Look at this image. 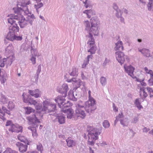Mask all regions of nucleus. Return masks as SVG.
Instances as JSON below:
<instances>
[{
    "instance_id": "nucleus-1",
    "label": "nucleus",
    "mask_w": 153,
    "mask_h": 153,
    "mask_svg": "<svg viewBox=\"0 0 153 153\" xmlns=\"http://www.w3.org/2000/svg\"><path fill=\"white\" fill-rule=\"evenodd\" d=\"M83 25L85 27V30L89 33L88 36V41L90 48L88 51L91 54H94L96 50V47L94 45V39L93 37L94 36H98L100 30V20L98 17L94 16L92 17L90 21L85 20L83 22Z\"/></svg>"
},
{
    "instance_id": "nucleus-2",
    "label": "nucleus",
    "mask_w": 153,
    "mask_h": 153,
    "mask_svg": "<svg viewBox=\"0 0 153 153\" xmlns=\"http://www.w3.org/2000/svg\"><path fill=\"white\" fill-rule=\"evenodd\" d=\"M24 102L26 103H28L31 105H34L37 110L42 109V111H45V113L54 112L56 109V105L54 104L50 103L47 100H45L43 102V107L38 104L37 102L33 100L29 95L24 93L22 95Z\"/></svg>"
},
{
    "instance_id": "nucleus-3",
    "label": "nucleus",
    "mask_w": 153,
    "mask_h": 153,
    "mask_svg": "<svg viewBox=\"0 0 153 153\" xmlns=\"http://www.w3.org/2000/svg\"><path fill=\"white\" fill-rule=\"evenodd\" d=\"M88 144L93 146L94 143L96 140L98 138V135L101 133V129L92 126L88 128Z\"/></svg>"
},
{
    "instance_id": "nucleus-4",
    "label": "nucleus",
    "mask_w": 153,
    "mask_h": 153,
    "mask_svg": "<svg viewBox=\"0 0 153 153\" xmlns=\"http://www.w3.org/2000/svg\"><path fill=\"white\" fill-rule=\"evenodd\" d=\"M66 96L59 95L55 99V101L58 103L59 107L62 109L64 108L68 107L70 106L71 104L69 101H66L65 98Z\"/></svg>"
},
{
    "instance_id": "nucleus-5",
    "label": "nucleus",
    "mask_w": 153,
    "mask_h": 153,
    "mask_svg": "<svg viewBox=\"0 0 153 153\" xmlns=\"http://www.w3.org/2000/svg\"><path fill=\"white\" fill-rule=\"evenodd\" d=\"M13 15L10 16V18L7 19L8 22L11 24L9 27V30L14 33L19 32V28L17 24V21L13 18Z\"/></svg>"
},
{
    "instance_id": "nucleus-6",
    "label": "nucleus",
    "mask_w": 153,
    "mask_h": 153,
    "mask_svg": "<svg viewBox=\"0 0 153 153\" xmlns=\"http://www.w3.org/2000/svg\"><path fill=\"white\" fill-rule=\"evenodd\" d=\"M84 104L81 101H79L76 105V115L77 117H80L82 118H84L86 116L84 111L85 108L84 107Z\"/></svg>"
},
{
    "instance_id": "nucleus-7",
    "label": "nucleus",
    "mask_w": 153,
    "mask_h": 153,
    "mask_svg": "<svg viewBox=\"0 0 153 153\" xmlns=\"http://www.w3.org/2000/svg\"><path fill=\"white\" fill-rule=\"evenodd\" d=\"M13 18L17 21L21 28H24L27 25V20L22 15L18 14L13 15Z\"/></svg>"
},
{
    "instance_id": "nucleus-8",
    "label": "nucleus",
    "mask_w": 153,
    "mask_h": 153,
    "mask_svg": "<svg viewBox=\"0 0 153 153\" xmlns=\"http://www.w3.org/2000/svg\"><path fill=\"white\" fill-rule=\"evenodd\" d=\"M91 91L89 90L88 92V100L85 103V110L88 113H89L90 111H91L92 106H94L95 104V100L91 96Z\"/></svg>"
},
{
    "instance_id": "nucleus-9",
    "label": "nucleus",
    "mask_w": 153,
    "mask_h": 153,
    "mask_svg": "<svg viewBox=\"0 0 153 153\" xmlns=\"http://www.w3.org/2000/svg\"><path fill=\"white\" fill-rule=\"evenodd\" d=\"M115 54L117 60L121 65L124 63L126 60L127 62L129 61L128 57L125 55L123 52L120 51H118L116 52Z\"/></svg>"
},
{
    "instance_id": "nucleus-10",
    "label": "nucleus",
    "mask_w": 153,
    "mask_h": 153,
    "mask_svg": "<svg viewBox=\"0 0 153 153\" xmlns=\"http://www.w3.org/2000/svg\"><path fill=\"white\" fill-rule=\"evenodd\" d=\"M6 38L11 41H21L23 39L22 35H16L15 33L9 31L7 35Z\"/></svg>"
},
{
    "instance_id": "nucleus-11",
    "label": "nucleus",
    "mask_w": 153,
    "mask_h": 153,
    "mask_svg": "<svg viewBox=\"0 0 153 153\" xmlns=\"http://www.w3.org/2000/svg\"><path fill=\"white\" fill-rule=\"evenodd\" d=\"M37 115L33 114L27 117L26 119L28 121V123L33 126L34 127H37L36 124L39 123V121L37 119Z\"/></svg>"
},
{
    "instance_id": "nucleus-12",
    "label": "nucleus",
    "mask_w": 153,
    "mask_h": 153,
    "mask_svg": "<svg viewBox=\"0 0 153 153\" xmlns=\"http://www.w3.org/2000/svg\"><path fill=\"white\" fill-rule=\"evenodd\" d=\"M146 85V84L143 82V80H142L140 84L138 85V89L140 90V96L142 98H145L148 96L146 92V88L143 87V86H145Z\"/></svg>"
},
{
    "instance_id": "nucleus-13",
    "label": "nucleus",
    "mask_w": 153,
    "mask_h": 153,
    "mask_svg": "<svg viewBox=\"0 0 153 153\" xmlns=\"http://www.w3.org/2000/svg\"><path fill=\"white\" fill-rule=\"evenodd\" d=\"M14 57L13 56H10L7 57L6 58H3L2 60L3 63H1L0 65L1 67H3L4 66L5 64L7 65H10L13 61L14 60Z\"/></svg>"
},
{
    "instance_id": "nucleus-14",
    "label": "nucleus",
    "mask_w": 153,
    "mask_h": 153,
    "mask_svg": "<svg viewBox=\"0 0 153 153\" xmlns=\"http://www.w3.org/2000/svg\"><path fill=\"white\" fill-rule=\"evenodd\" d=\"M25 3V6H21L20 7H19V4L18 5V9L17 10L15 11V13H18L20 11L22 10L24 11L25 13L27 15L30 13L29 10L28 9L27 7L26 6L27 5H29L30 4V0H28L27 2Z\"/></svg>"
},
{
    "instance_id": "nucleus-15",
    "label": "nucleus",
    "mask_w": 153,
    "mask_h": 153,
    "mask_svg": "<svg viewBox=\"0 0 153 153\" xmlns=\"http://www.w3.org/2000/svg\"><path fill=\"white\" fill-rule=\"evenodd\" d=\"M124 68L125 71L130 76L132 77L134 76L133 73L135 68L131 65H127L126 64L124 65Z\"/></svg>"
},
{
    "instance_id": "nucleus-16",
    "label": "nucleus",
    "mask_w": 153,
    "mask_h": 153,
    "mask_svg": "<svg viewBox=\"0 0 153 153\" xmlns=\"http://www.w3.org/2000/svg\"><path fill=\"white\" fill-rule=\"evenodd\" d=\"M9 131L12 132L19 133L22 131V128L17 124L12 125L11 128L9 129Z\"/></svg>"
},
{
    "instance_id": "nucleus-17",
    "label": "nucleus",
    "mask_w": 153,
    "mask_h": 153,
    "mask_svg": "<svg viewBox=\"0 0 153 153\" xmlns=\"http://www.w3.org/2000/svg\"><path fill=\"white\" fill-rule=\"evenodd\" d=\"M58 91L64 95V96H66L67 92L68 90V87L67 84L65 83L62 85L61 88L57 89Z\"/></svg>"
},
{
    "instance_id": "nucleus-18",
    "label": "nucleus",
    "mask_w": 153,
    "mask_h": 153,
    "mask_svg": "<svg viewBox=\"0 0 153 153\" xmlns=\"http://www.w3.org/2000/svg\"><path fill=\"white\" fill-rule=\"evenodd\" d=\"M28 93L32 96L36 98L40 97L41 96V92L38 89L33 90H28Z\"/></svg>"
},
{
    "instance_id": "nucleus-19",
    "label": "nucleus",
    "mask_w": 153,
    "mask_h": 153,
    "mask_svg": "<svg viewBox=\"0 0 153 153\" xmlns=\"http://www.w3.org/2000/svg\"><path fill=\"white\" fill-rule=\"evenodd\" d=\"M7 79V76L6 72L3 70L0 69V81L2 84H4Z\"/></svg>"
},
{
    "instance_id": "nucleus-20",
    "label": "nucleus",
    "mask_w": 153,
    "mask_h": 153,
    "mask_svg": "<svg viewBox=\"0 0 153 153\" xmlns=\"http://www.w3.org/2000/svg\"><path fill=\"white\" fill-rule=\"evenodd\" d=\"M16 145L18 147L19 150L21 152L23 153L26 152L27 149V146L26 145H24L20 142H17Z\"/></svg>"
},
{
    "instance_id": "nucleus-21",
    "label": "nucleus",
    "mask_w": 153,
    "mask_h": 153,
    "mask_svg": "<svg viewBox=\"0 0 153 153\" xmlns=\"http://www.w3.org/2000/svg\"><path fill=\"white\" fill-rule=\"evenodd\" d=\"M64 108L61 109V111L63 112L66 113L67 117L69 119H71L73 116L74 111L71 108H67L65 109Z\"/></svg>"
},
{
    "instance_id": "nucleus-22",
    "label": "nucleus",
    "mask_w": 153,
    "mask_h": 153,
    "mask_svg": "<svg viewBox=\"0 0 153 153\" xmlns=\"http://www.w3.org/2000/svg\"><path fill=\"white\" fill-rule=\"evenodd\" d=\"M114 50L117 51H123L124 50L123 46V43L121 41H118L115 43V47Z\"/></svg>"
},
{
    "instance_id": "nucleus-23",
    "label": "nucleus",
    "mask_w": 153,
    "mask_h": 153,
    "mask_svg": "<svg viewBox=\"0 0 153 153\" xmlns=\"http://www.w3.org/2000/svg\"><path fill=\"white\" fill-rule=\"evenodd\" d=\"M13 48L12 44H10L5 49V53L6 55H8L10 53H12Z\"/></svg>"
},
{
    "instance_id": "nucleus-24",
    "label": "nucleus",
    "mask_w": 153,
    "mask_h": 153,
    "mask_svg": "<svg viewBox=\"0 0 153 153\" xmlns=\"http://www.w3.org/2000/svg\"><path fill=\"white\" fill-rule=\"evenodd\" d=\"M139 51L141 52L146 57H149L150 56V51L148 49L146 48H143L142 49L139 48Z\"/></svg>"
},
{
    "instance_id": "nucleus-25",
    "label": "nucleus",
    "mask_w": 153,
    "mask_h": 153,
    "mask_svg": "<svg viewBox=\"0 0 153 153\" xmlns=\"http://www.w3.org/2000/svg\"><path fill=\"white\" fill-rule=\"evenodd\" d=\"M65 116L62 115H57L56 117V120L60 124H62L65 123Z\"/></svg>"
},
{
    "instance_id": "nucleus-26",
    "label": "nucleus",
    "mask_w": 153,
    "mask_h": 153,
    "mask_svg": "<svg viewBox=\"0 0 153 153\" xmlns=\"http://www.w3.org/2000/svg\"><path fill=\"white\" fill-rule=\"evenodd\" d=\"M66 141L67 143V146L69 147H72L73 146H74L75 145L76 143L74 141L71 140V137H68L66 139Z\"/></svg>"
},
{
    "instance_id": "nucleus-27",
    "label": "nucleus",
    "mask_w": 153,
    "mask_h": 153,
    "mask_svg": "<svg viewBox=\"0 0 153 153\" xmlns=\"http://www.w3.org/2000/svg\"><path fill=\"white\" fill-rule=\"evenodd\" d=\"M18 139L21 142H22L27 145L29 144V142L26 137L22 135L19 134L17 137Z\"/></svg>"
},
{
    "instance_id": "nucleus-28",
    "label": "nucleus",
    "mask_w": 153,
    "mask_h": 153,
    "mask_svg": "<svg viewBox=\"0 0 153 153\" xmlns=\"http://www.w3.org/2000/svg\"><path fill=\"white\" fill-rule=\"evenodd\" d=\"M69 73L71 76H76L78 74L77 69L75 67L73 68L71 70L69 71Z\"/></svg>"
},
{
    "instance_id": "nucleus-29",
    "label": "nucleus",
    "mask_w": 153,
    "mask_h": 153,
    "mask_svg": "<svg viewBox=\"0 0 153 153\" xmlns=\"http://www.w3.org/2000/svg\"><path fill=\"white\" fill-rule=\"evenodd\" d=\"M68 96L70 100L74 101H76L77 100V97L75 96L74 92L72 91H70L68 92Z\"/></svg>"
},
{
    "instance_id": "nucleus-30",
    "label": "nucleus",
    "mask_w": 153,
    "mask_h": 153,
    "mask_svg": "<svg viewBox=\"0 0 153 153\" xmlns=\"http://www.w3.org/2000/svg\"><path fill=\"white\" fill-rule=\"evenodd\" d=\"M41 70V66L40 65H38V69L36 71V74L34 76V78L35 79L36 81H37L38 80L39 74Z\"/></svg>"
},
{
    "instance_id": "nucleus-31",
    "label": "nucleus",
    "mask_w": 153,
    "mask_h": 153,
    "mask_svg": "<svg viewBox=\"0 0 153 153\" xmlns=\"http://www.w3.org/2000/svg\"><path fill=\"white\" fill-rule=\"evenodd\" d=\"M92 56L91 55H88L87 57V58L84 60L83 64L82 65V68H85L87 65H88L89 63V59H91Z\"/></svg>"
},
{
    "instance_id": "nucleus-32",
    "label": "nucleus",
    "mask_w": 153,
    "mask_h": 153,
    "mask_svg": "<svg viewBox=\"0 0 153 153\" xmlns=\"http://www.w3.org/2000/svg\"><path fill=\"white\" fill-rule=\"evenodd\" d=\"M8 100L4 95L1 94V97L0 98V102L2 104H5L7 103L8 101Z\"/></svg>"
},
{
    "instance_id": "nucleus-33",
    "label": "nucleus",
    "mask_w": 153,
    "mask_h": 153,
    "mask_svg": "<svg viewBox=\"0 0 153 153\" xmlns=\"http://www.w3.org/2000/svg\"><path fill=\"white\" fill-rule=\"evenodd\" d=\"M31 51L32 55H33V56H40L39 53H38L36 49H34L31 46Z\"/></svg>"
},
{
    "instance_id": "nucleus-34",
    "label": "nucleus",
    "mask_w": 153,
    "mask_h": 153,
    "mask_svg": "<svg viewBox=\"0 0 153 153\" xmlns=\"http://www.w3.org/2000/svg\"><path fill=\"white\" fill-rule=\"evenodd\" d=\"M120 124L123 126H127L128 124V119L125 118L123 119H120Z\"/></svg>"
},
{
    "instance_id": "nucleus-35",
    "label": "nucleus",
    "mask_w": 153,
    "mask_h": 153,
    "mask_svg": "<svg viewBox=\"0 0 153 153\" xmlns=\"http://www.w3.org/2000/svg\"><path fill=\"white\" fill-rule=\"evenodd\" d=\"M144 70L146 74L150 75L151 79L153 78V72L152 70H149L147 67H145L144 68Z\"/></svg>"
},
{
    "instance_id": "nucleus-36",
    "label": "nucleus",
    "mask_w": 153,
    "mask_h": 153,
    "mask_svg": "<svg viewBox=\"0 0 153 153\" xmlns=\"http://www.w3.org/2000/svg\"><path fill=\"white\" fill-rule=\"evenodd\" d=\"M43 4L42 3H37V4H35L34 5V8L36 9V11L38 13H39V9L43 7Z\"/></svg>"
},
{
    "instance_id": "nucleus-37",
    "label": "nucleus",
    "mask_w": 153,
    "mask_h": 153,
    "mask_svg": "<svg viewBox=\"0 0 153 153\" xmlns=\"http://www.w3.org/2000/svg\"><path fill=\"white\" fill-rule=\"evenodd\" d=\"M93 11L92 10H86L83 11V13L86 14L87 15V17L88 18H90L91 16V14L93 13Z\"/></svg>"
},
{
    "instance_id": "nucleus-38",
    "label": "nucleus",
    "mask_w": 153,
    "mask_h": 153,
    "mask_svg": "<svg viewBox=\"0 0 153 153\" xmlns=\"http://www.w3.org/2000/svg\"><path fill=\"white\" fill-rule=\"evenodd\" d=\"M100 82L102 85L104 86L107 83L106 78L103 76L101 77L100 79Z\"/></svg>"
},
{
    "instance_id": "nucleus-39",
    "label": "nucleus",
    "mask_w": 153,
    "mask_h": 153,
    "mask_svg": "<svg viewBox=\"0 0 153 153\" xmlns=\"http://www.w3.org/2000/svg\"><path fill=\"white\" fill-rule=\"evenodd\" d=\"M26 114H29L33 111V109L30 107H25Z\"/></svg>"
},
{
    "instance_id": "nucleus-40",
    "label": "nucleus",
    "mask_w": 153,
    "mask_h": 153,
    "mask_svg": "<svg viewBox=\"0 0 153 153\" xmlns=\"http://www.w3.org/2000/svg\"><path fill=\"white\" fill-rule=\"evenodd\" d=\"M15 106L14 104L12 102L10 101L9 102L8 108L10 110H12L14 108Z\"/></svg>"
},
{
    "instance_id": "nucleus-41",
    "label": "nucleus",
    "mask_w": 153,
    "mask_h": 153,
    "mask_svg": "<svg viewBox=\"0 0 153 153\" xmlns=\"http://www.w3.org/2000/svg\"><path fill=\"white\" fill-rule=\"evenodd\" d=\"M135 103L137 107L139 109H140L141 108H142V106L140 105V103L138 99H136Z\"/></svg>"
},
{
    "instance_id": "nucleus-42",
    "label": "nucleus",
    "mask_w": 153,
    "mask_h": 153,
    "mask_svg": "<svg viewBox=\"0 0 153 153\" xmlns=\"http://www.w3.org/2000/svg\"><path fill=\"white\" fill-rule=\"evenodd\" d=\"M83 3L85 4V6L86 8H87L88 7H91V4L90 3L89 1L85 0V1L83 2Z\"/></svg>"
},
{
    "instance_id": "nucleus-43",
    "label": "nucleus",
    "mask_w": 153,
    "mask_h": 153,
    "mask_svg": "<svg viewBox=\"0 0 153 153\" xmlns=\"http://www.w3.org/2000/svg\"><path fill=\"white\" fill-rule=\"evenodd\" d=\"M37 149L38 150L40 151L41 153L42 152V146L40 143H38L36 145Z\"/></svg>"
},
{
    "instance_id": "nucleus-44",
    "label": "nucleus",
    "mask_w": 153,
    "mask_h": 153,
    "mask_svg": "<svg viewBox=\"0 0 153 153\" xmlns=\"http://www.w3.org/2000/svg\"><path fill=\"white\" fill-rule=\"evenodd\" d=\"M103 126L105 128H108L110 126L109 123L107 120H105L103 123Z\"/></svg>"
},
{
    "instance_id": "nucleus-45",
    "label": "nucleus",
    "mask_w": 153,
    "mask_h": 153,
    "mask_svg": "<svg viewBox=\"0 0 153 153\" xmlns=\"http://www.w3.org/2000/svg\"><path fill=\"white\" fill-rule=\"evenodd\" d=\"M138 116H135L133 119L131 120V122L133 123H136L138 121Z\"/></svg>"
},
{
    "instance_id": "nucleus-46",
    "label": "nucleus",
    "mask_w": 153,
    "mask_h": 153,
    "mask_svg": "<svg viewBox=\"0 0 153 153\" xmlns=\"http://www.w3.org/2000/svg\"><path fill=\"white\" fill-rule=\"evenodd\" d=\"M149 2L148 4L147 7L149 10H150L152 9V5L153 2V0H149Z\"/></svg>"
},
{
    "instance_id": "nucleus-47",
    "label": "nucleus",
    "mask_w": 153,
    "mask_h": 153,
    "mask_svg": "<svg viewBox=\"0 0 153 153\" xmlns=\"http://www.w3.org/2000/svg\"><path fill=\"white\" fill-rule=\"evenodd\" d=\"M116 12L117 13H116V16L117 18H120V17L122 16V13L120 10H118V11Z\"/></svg>"
},
{
    "instance_id": "nucleus-48",
    "label": "nucleus",
    "mask_w": 153,
    "mask_h": 153,
    "mask_svg": "<svg viewBox=\"0 0 153 153\" xmlns=\"http://www.w3.org/2000/svg\"><path fill=\"white\" fill-rule=\"evenodd\" d=\"M35 57L33 56V55H31V56L30 60L31 61L33 64H35L36 63V58Z\"/></svg>"
},
{
    "instance_id": "nucleus-49",
    "label": "nucleus",
    "mask_w": 153,
    "mask_h": 153,
    "mask_svg": "<svg viewBox=\"0 0 153 153\" xmlns=\"http://www.w3.org/2000/svg\"><path fill=\"white\" fill-rule=\"evenodd\" d=\"M67 82H74L76 83V82H77L76 79L74 78H72L71 79H68L67 80Z\"/></svg>"
},
{
    "instance_id": "nucleus-50",
    "label": "nucleus",
    "mask_w": 153,
    "mask_h": 153,
    "mask_svg": "<svg viewBox=\"0 0 153 153\" xmlns=\"http://www.w3.org/2000/svg\"><path fill=\"white\" fill-rule=\"evenodd\" d=\"M12 150L9 148H7L3 153H11Z\"/></svg>"
},
{
    "instance_id": "nucleus-51",
    "label": "nucleus",
    "mask_w": 153,
    "mask_h": 153,
    "mask_svg": "<svg viewBox=\"0 0 153 153\" xmlns=\"http://www.w3.org/2000/svg\"><path fill=\"white\" fill-rule=\"evenodd\" d=\"M33 20H34L33 19H31L28 17L27 19V25L29 23L30 24V25H32Z\"/></svg>"
},
{
    "instance_id": "nucleus-52",
    "label": "nucleus",
    "mask_w": 153,
    "mask_h": 153,
    "mask_svg": "<svg viewBox=\"0 0 153 153\" xmlns=\"http://www.w3.org/2000/svg\"><path fill=\"white\" fill-rule=\"evenodd\" d=\"M14 124H13L12 123V122L11 121L7 120L6 122V126H10L11 128V126L12 125H14Z\"/></svg>"
},
{
    "instance_id": "nucleus-53",
    "label": "nucleus",
    "mask_w": 153,
    "mask_h": 153,
    "mask_svg": "<svg viewBox=\"0 0 153 153\" xmlns=\"http://www.w3.org/2000/svg\"><path fill=\"white\" fill-rule=\"evenodd\" d=\"M109 62V60L107 58H105L103 63V66H106L107 63H108Z\"/></svg>"
},
{
    "instance_id": "nucleus-54",
    "label": "nucleus",
    "mask_w": 153,
    "mask_h": 153,
    "mask_svg": "<svg viewBox=\"0 0 153 153\" xmlns=\"http://www.w3.org/2000/svg\"><path fill=\"white\" fill-rule=\"evenodd\" d=\"M113 8L116 11H118L120 10L118 9V7L117 6V5L115 3L113 4Z\"/></svg>"
},
{
    "instance_id": "nucleus-55",
    "label": "nucleus",
    "mask_w": 153,
    "mask_h": 153,
    "mask_svg": "<svg viewBox=\"0 0 153 153\" xmlns=\"http://www.w3.org/2000/svg\"><path fill=\"white\" fill-rule=\"evenodd\" d=\"M34 130L32 131V135L33 137H36L37 136V134L36 132V130L34 128H33Z\"/></svg>"
},
{
    "instance_id": "nucleus-56",
    "label": "nucleus",
    "mask_w": 153,
    "mask_h": 153,
    "mask_svg": "<svg viewBox=\"0 0 153 153\" xmlns=\"http://www.w3.org/2000/svg\"><path fill=\"white\" fill-rule=\"evenodd\" d=\"M78 82L79 84V86H80V85H83V87H85V83L84 82H83L81 81H79L78 82Z\"/></svg>"
},
{
    "instance_id": "nucleus-57",
    "label": "nucleus",
    "mask_w": 153,
    "mask_h": 153,
    "mask_svg": "<svg viewBox=\"0 0 153 153\" xmlns=\"http://www.w3.org/2000/svg\"><path fill=\"white\" fill-rule=\"evenodd\" d=\"M146 89L149 93L150 94H151V93L153 91V89L147 87L146 88Z\"/></svg>"
},
{
    "instance_id": "nucleus-58",
    "label": "nucleus",
    "mask_w": 153,
    "mask_h": 153,
    "mask_svg": "<svg viewBox=\"0 0 153 153\" xmlns=\"http://www.w3.org/2000/svg\"><path fill=\"white\" fill-rule=\"evenodd\" d=\"M116 117H117L119 119L123 118L124 117V116L122 113H120L118 116H116Z\"/></svg>"
},
{
    "instance_id": "nucleus-59",
    "label": "nucleus",
    "mask_w": 153,
    "mask_h": 153,
    "mask_svg": "<svg viewBox=\"0 0 153 153\" xmlns=\"http://www.w3.org/2000/svg\"><path fill=\"white\" fill-rule=\"evenodd\" d=\"M150 130L149 128H147L146 127H145L143 129V132H147Z\"/></svg>"
},
{
    "instance_id": "nucleus-60",
    "label": "nucleus",
    "mask_w": 153,
    "mask_h": 153,
    "mask_svg": "<svg viewBox=\"0 0 153 153\" xmlns=\"http://www.w3.org/2000/svg\"><path fill=\"white\" fill-rule=\"evenodd\" d=\"M113 110L115 112H117L118 111V108H116L114 103H113Z\"/></svg>"
},
{
    "instance_id": "nucleus-61",
    "label": "nucleus",
    "mask_w": 153,
    "mask_h": 153,
    "mask_svg": "<svg viewBox=\"0 0 153 153\" xmlns=\"http://www.w3.org/2000/svg\"><path fill=\"white\" fill-rule=\"evenodd\" d=\"M2 111H3V114H4L6 112V111H7V109L5 107L3 106L2 108Z\"/></svg>"
},
{
    "instance_id": "nucleus-62",
    "label": "nucleus",
    "mask_w": 153,
    "mask_h": 153,
    "mask_svg": "<svg viewBox=\"0 0 153 153\" xmlns=\"http://www.w3.org/2000/svg\"><path fill=\"white\" fill-rule=\"evenodd\" d=\"M2 111H3V114H4L6 112V111H7V109L5 107L3 106L2 108Z\"/></svg>"
},
{
    "instance_id": "nucleus-63",
    "label": "nucleus",
    "mask_w": 153,
    "mask_h": 153,
    "mask_svg": "<svg viewBox=\"0 0 153 153\" xmlns=\"http://www.w3.org/2000/svg\"><path fill=\"white\" fill-rule=\"evenodd\" d=\"M28 16V17L31 19H33V20L35 19V17L34 16V15L33 14H32L31 15H30V16Z\"/></svg>"
},
{
    "instance_id": "nucleus-64",
    "label": "nucleus",
    "mask_w": 153,
    "mask_h": 153,
    "mask_svg": "<svg viewBox=\"0 0 153 153\" xmlns=\"http://www.w3.org/2000/svg\"><path fill=\"white\" fill-rule=\"evenodd\" d=\"M2 114H3V115L0 114V118L3 121H4L5 120V118L4 117V114L3 113Z\"/></svg>"
}]
</instances>
